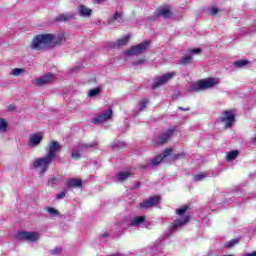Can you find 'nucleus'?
I'll list each match as a JSON object with an SVG mask.
<instances>
[{
  "label": "nucleus",
  "instance_id": "f257e3e1",
  "mask_svg": "<svg viewBox=\"0 0 256 256\" xmlns=\"http://www.w3.org/2000/svg\"><path fill=\"white\" fill-rule=\"evenodd\" d=\"M220 81L219 78H204L191 84L189 91L199 93V91H207L217 87Z\"/></svg>",
  "mask_w": 256,
  "mask_h": 256
},
{
  "label": "nucleus",
  "instance_id": "f03ea898",
  "mask_svg": "<svg viewBox=\"0 0 256 256\" xmlns=\"http://www.w3.org/2000/svg\"><path fill=\"white\" fill-rule=\"evenodd\" d=\"M50 41L51 36H49V34L36 35L30 44V49H32V51H45V49H49Z\"/></svg>",
  "mask_w": 256,
  "mask_h": 256
},
{
  "label": "nucleus",
  "instance_id": "7ed1b4c3",
  "mask_svg": "<svg viewBox=\"0 0 256 256\" xmlns=\"http://www.w3.org/2000/svg\"><path fill=\"white\" fill-rule=\"evenodd\" d=\"M235 117L236 115L233 110H225L216 121L217 123H222L226 129H231L235 125Z\"/></svg>",
  "mask_w": 256,
  "mask_h": 256
},
{
  "label": "nucleus",
  "instance_id": "20e7f679",
  "mask_svg": "<svg viewBox=\"0 0 256 256\" xmlns=\"http://www.w3.org/2000/svg\"><path fill=\"white\" fill-rule=\"evenodd\" d=\"M177 75L176 72H168L163 74L162 76H157L152 80V89H159V87H163L166 83H169L173 77Z\"/></svg>",
  "mask_w": 256,
  "mask_h": 256
},
{
  "label": "nucleus",
  "instance_id": "39448f33",
  "mask_svg": "<svg viewBox=\"0 0 256 256\" xmlns=\"http://www.w3.org/2000/svg\"><path fill=\"white\" fill-rule=\"evenodd\" d=\"M149 45H151V42H149V40H145L144 42L139 43L133 46L128 51H126V55L128 56L143 55V53H146V51L149 49Z\"/></svg>",
  "mask_w": 256,
  "mask_h": 256
},
{
  "label": "nucleus",
  "instance_id": "423d86ee",
  "mask_svg": "<svg viewBox=\"0 0 256 256\" xmlns=\"http://www.w3.org/2000/svg\"><path fill=\"white\" fill-rule=\"evenodd\" d=\"M15 239L35 243V241L39 240V232L18 231L15 234Z\"/></svg>",
  "mask_w": 256,
  "mask_h": 256
},
{
  "label": "nucleus",
  "instance_id": "0eeeda50",
  "mask_svg": "<svg viewBox=\"0 0 256 256\" xmlns=\"http://www.w3.org/2000/svg\"><path fill=\"white\" fill-rule=\"evenodd\" d=\"M51 163H53L52 158H49V156L43 157V158H38L36 160H34L33 162V167L35 169H41L40 173L41 175H43V173H47L48 169H49V165H51Z\"/></svg>",
  "mask_w": 256,
  "mask_h": 256
},
{
  "label": "nucleus",
  "instance_id": "6e6552de",
  "mask_svg": "<svg viewBox=\"0 0 256 256\" xmlns=\"http://www.w3.org/2000/svg\"><path fill=\"white\" fill-rule=\"evenodd\" d=\"M55 74H46L44 76L35 78L32 80V85L35 87H43L44 85H51V83H55Z\"/></svg>",
  "mask_w": 256,
  "mask_h": 256
},
{
  "label": "nucleus",
  "instance_id": "1a4fd4ad",
  "mask_svg": "<svg viewBox=\"0 0 256 256\" xmlns=\"http://www.w3.org/2000/svg\"><path fill=\"white\" fill-rule=\"evenodd\" d=\"M178 131L179 128L177 126H173L172 128H169L166 132L160 133L159 139L156 142L157 145H165L166 143H169V139H171L174 133H177Z\"/></svg>",
  "mask_w": 256,
  "mask_h": 256
},
{
  "label": "nucleus",
  "instance_id": "9d476101",
  "mask_svg": "<svg viewBox=\"0 0 256 256\" xmlns=\"http://www.w3.org/2000/svg\"><path fill=\"white\" fill-rule=\"evenodd\" d=\"M161 201V196L155 195L154 197H149L146 200H143L139 207L141 209H149L150 207H159V202Z\"/></svg>",
  "mask_w": 256,
  "mask_h": 256
},
{
  "label": "nucleus",
  "instance_id": "9b49d317",
  "mask_svg": "<svg viewBox=\"0 0 256 256\" xmlns=\"http://www.w3.org/2000/svg\"><path fill=\"white\" fill-rule=\"evenodd\" d=\"M113 117V109H108L102 114L97 115L95 118H92V123L94 125H101V123H105V121H109Z\"/></svg>",
  "mask_w": 256,
  "mask_h": 256
},
{
  "label": "nucleus",
  "instance_id": "f8f14e48",
  "mask_svg": "<svg viewBox=\"0 0 256 256\" xmlns=\"http://www.w3.org/2000/svg\"><path fill=\"white\" fill-rule=\"evenodd\" d=\"M51 39L49 42L50 47H61L63 43H65V34L64 33H59V34H48Z\"/></svg>",
  "mask_w": 256,
  "mask_h": 256
},
{
  "label": "nucleus",
  "instance_id": "ddd939ff",
  "mask_svg": "<svg viewBox=\"0 0 256 256\" xmlns=\"http://www.w3.org/2000/svg\"><path fill=\"white\" fill-rule=\"evenodd\" d=\"M190 219H191V216L189 214H186L182 218L174 220V222L170 226L172 231H175V229H179V227H183L184 225H187Z\"/></svg>",
  "mask_w": 256,
  "mask_h": 256
},
{
  "label": "nucleus",
  "instance_id": "4468645a",
  "mask_svg": "<svg viewBox=\"0 0 256 256\" xmlns=\"http://www.w3.org/2000/svg\"><path fill=\"white\" fill-rule=\"evenodd\" d=\"M61 149V144L59 142L53 140L49 143V151L46 156H48L50 159H55L57 157V151Z\"/></svg>",
  "mask_w": 256,
  "mask_h": 256
},
{
  "label": "nucleus",
  "instance_id": "2eb2a0df",
  "mask_svg": "<svg viewBox=\"0 0 256 256\" xmlns=\"http://www.w3.org/2000/svg\"><path fill=\"white\" fill-rule=\"evenodd\" d=\"M79 17L83 19H91V15H93V10L83 4H80L77 8Z\"/></svg>",
  "mask_w": 256,
  "mask_h": 256
},
{
  "label": "nucleus",
  "instance_id": "dca6fc26",
  "mask_svg": "<svg viewBox=\"0 0 256 256\" xmlns=\"http://www.w3.org/2000/svg\"><path fill=\"white\" fill-rule=\"evenodd\" d=\"M43 141V135L41 133H35L30 135L28 145L29 147H37Z\"/></svg>",
  "mask_w": 256,
  "mask_h": 256
},
{
  "label": "nucleus",
  "instance_id": "f3484780",
  "mask_svg": "<svg viewBox=\"0 0 256 256\" xmlns=\"http://www.w3.org/2000/svg\"><path fill=\"white\" fill-rule=\"evenodd\" d=\"M65 185H66V187L77 189L79 187H83V181H81V179H77V178H70V179L66 180Z\"/></svg>",
  "mask_w": 256,
  "mask_h": 256
},
{
  "label": "nucleus",
  "instance_id": "a211bd4d",
  "mask_svg": "<svg viewBox=\"0 0 256 256\" xmlns=\"http://www.w3.org/2000/svg\"><path fill=\"white\" fill-rule=\"evenodd\" d=\"M72 19H75V13L73 12L63 13L56 17V21L61 22L72 21Z\"/></svg>",
  "mask_w": 256,
  "mask_h": 256
},
{
  "label": "nucleus",
  "instance_id": "6ab92c4d",
  "mask_svg": "<svg viewBox=\"0 0 256 256\" xmlns=\"http://www.w3.org/2000/svg\"><path fill=\"white\" fill-rule=\"evenodd\" d=\"M133 173L132 172H125V171H120L116 174L117 177V181H119L120 183H123V181H127V179L129 177H133Z\"/></svg>",
  "mask_w": 256,
  "mask_h": 256
},
{
  "label": "nucleus",
  "instance_id": "aec40b11",
  "mask_svg": "<svg viewBox=\"0 0 256 256\" xmlns=\"http://www.w3.org/2000/svg\"><path fill=\"white\" fill-rule=\"evenodd\" d=\"M171 15H173V14L171 13V9L169 7L160 8L158 10V16L164 17V19H169V17H171Z\"/></svg>",
  "mask_w": 256,
  "mask_h": 256
},
{
  "label": "nucleus",
  "instance_id": "412c9836",
  "mask_svg": "<svg viewBox=\"0 0 256 256\" xmlns=\"http://www.w3.org/2000/svg\"><path fill=\"white\" fill-rule=\"evenodd\" d=\"M143 223H145V216H138V217H135L131 220L130 225L132 227H137V226H139Z\"/></svg>",
  "mask_w": 256,
  "mask_h": 256
},
{
  "label": "nucleus",
  "instance_id": "4be33fe9",
  "mask_svg": "<svg viewBox=\"0 0 256 256\" xmlns=\"http://www.w3.org/2000/svg\"><path fill=\"white\" fill-rule=\"evenodd\" d=\"M179 65H191L193 63V56L185 55L179 61Z\"/></svg>",
  "mask_w": 256,
  "mask_h": 256
},
{
  "label": "nucleus",
  "instance_id": "5701e85b",
  "mask_svg": "<svg viewBox=\"0 0 256 256\" xmlns=\"http://www.w3.org/2000/svg\"><path fill=\"white\" fill-rule=\"evenodd\" d=\"M27 73V71L23 68H14L11 72L10 75H12L13 77H19L21 75H25Z\"/></svg>",
  "mask_w": 256,
  "mask_h": 256
},
{
  "label": "nucleus",
  "instance_id": "b1692460",
  "mask_svg": "<svg viewBox=\"0 0 256 256\" xmlns=\"http://www.w3.org/2000/svg\"><path fill=\"white\" fill-rule=\"evenodd\" d=\"M190 209L191 207H189V205H184L181 208L176 209L175 213L176 215H179V217H183V215H185Z\"/></svg>",
  "mask_w": 256,
  "mask_h": 256
},
{
  "label": "nucleus",
  "instance_id": "393cba45",
  "mask_svg": "<svg viewBox=\"0 0 256 256\" xmlns=\"http://www.w3.org/2000/svg\"><path fill=\"white\" fill-rule=\"evenodd\" d=\"M129 43V36H124L123 38L119 39L115 44L114 47H123Z\"/></svg>",
  "mask_w": 256,
  "mask_h": 256
},
{
  "label": "nucleus",
  "instance_id": "a878e982",
  "mask_svg": "<svg viewBox=\"0 0 256 256\" xmlns=\"http://www.w3.org/2000/svg\"><path fill=\"white\" fill-rule=\"evenodd\" d=\"M99 145L96 141L91 142L90 144H80L79 149L80 151H85V149H93V147H97Z\"/></svg>",
  "mask_w": 256,
  "mask_h": 256
},
{
  "label": "nucleus",
  "instance_id": "bb28decb",
  "mask_svg": "<svg viewBox=\"0 0 256 256\" xmlns=\"http://www.w3.org/2000/svg\"><path fill=\"white\" fill-rule=\"evenodd\" d=\"M161 163H163V156L161 154L151 160L152 167H157V165H160Z\"/></svg>",
  "mask_w": 256,
  "mask_h": 256
},
{
  "label": "nucleus",
  "instance_id": "cd10ccee",
  "mask_svg": "<svg viewBox=\"0 0 256 256\" xmlns=\"http://www.w3.org/2000/svg\"><path fill=\"white\" fill-rule=\"evenodd\" d=\"M240 241H241L240 238L232 239V240L225 243V247L227 249H231V247H235V245H237Z\"/></svg>",
  "mask_w": 256,
  "mask_h": 256
},
{
  "label": "nucleus",
  "instance_id": "c85d7f7f",
  "mask_svg": "<svg viewBox=\"0 0 256 256\" xmlns=\"http://www.w3.org/2000/svg\"><path fill=\"white\" fill-rule=\"evenodd\" d=\"M236 157H239V151H237V150H232L227 153L228 161H233V160H235Z\"/></svg>",
  "mask_w": 256,
  "mask_h": 256
},
{
  "label": "nucleus",
  "instance_id": "c756f323",
  "mask_svg": "<svg viewBox=\"0 0 256 256\" xmlns=\"http://www.w3.org/2000/svg\"><path fill=\"white\" fill-rule=\"evenodd\" d=\"M235 67H238V69H241L243 67H246V65H249V61L247 60H239L234 62Z\"/></svg>",
  "mask_w": 256,
  "mask_h": 256
},
{
  "label": "nucleus",
  "instance_id": "7c9ffc66",
  "mask_svg": "<svg viewBox=\"0 0 256 256\" xmlns=\"http://www.w3.org/2000/svg\"><path fill=\"white\" fill-rule=\"evenodd\" d=\"M147 105H149V99L147 98L142 99L140 102L139 111H145V109H147Z\"/></svg>",
  "mask_w": 256,
  "mask_h": 256
},
{
  "label": "nucleus",
  "instance_id": "2f4dec72",
  "mask_svg": "<svg viewBox=\"0 0 256 256\" xmlns=\"http://www.w3.org/2000/svg\"><path fill=\"white\" fill-rule=\"evenodd\" d=\"M99 93H101L100 88H93V89L89 90L88 97H96V95H99Z\"/></svg>",
  "mask_w": 256,
  "mask_h": 256
},
{
  "label": "nucleus",
  "instance_id": "473e14b6",
  "mask_svg": "<svg viewBox=\"0 0 256 256\" xmlns=\"http://www.w3.org/2000/svg\"><path fill=\"white\" fill-rule=\"evenodd\" d=\"M146 61H147V60H145V58L138 59V60L134 61V62L132 63V65H133V67H136V69H137L138 67H141V65H145V62H146Z\"/></svg>",
  "mask_w": 256,
  "mask_h": 256
},
{
  "label": "nucleus",
  "instance_id": "72a5a7b5",
  "mask_svg": "<svg viewBox=\"0 0 256 256\" xmlns=\"http://www.w3.org/2000/svg\"><path fill=\"white\" fill-rule=\"evenodd\" d=\"M7 122L5 121V119L0 118V131H2L3 133H5V131H7Z\"/></svg>",
  "mask_w": 256,
  "mask_h": 256
},
{
  "label": "nucleus",
  "instance_id": "f704fd0d",
  "mask_svg": "<svg viewBox=\"0 0 256 256\" xmlns=\"http://www.w3.org/2000/svg\"><path fill=\"white\" fill-rule=\"evenodd\" d=\"M71 157L72 159L78 161L79 159H81V153L78 150H72Z\"/></svg>",
  "mask_w": 256,
  "mask_h": 256
},
{
  "label": "nucleus",
  "instance_id": "c9c22d12",
  "mask_svg": "<svg viewBox=\"0 0 256 256\" xmlns=\"http://www.w3.org/2000/svg\"><path fill=\"white\" fill-rule=\"evenodd\" d=\"M205 177H207V175H205V173H200V174L193 176V181H203V179H205Z\"/></svg>",
  "mask_w": 256,
  "mask_h": 256
},
{
  "label": "nucleus",
  "instance_id": "e433bc0d",
  "mask_svg": "<svg viewBox=\"0 0 256 256\" xmlns=\"http://www.w3.org/2000/svg\"><path fill=\"white\" fill-rule=\"evenodd\" d=\"M171 153H173V148H166L164 151H163V159L169 157V155H171Z\"/></svg>",
  "mask_w": 256,
  "mask_h": 256
},
{
  "label": "nucleus",
  "instance_id": "4c0bfd02",
  "mask_svg": "<svg viewBox=\"0 0 256 256\" xmlns=\"http://www.w3.org/2000/svg\"><path fill=\"white\" fill-rule=\"evenodd\" d=\"M188 53H194V55H199V53H201V48L189 49Z\"/></svg>",
  "mask_w": 256,
  "mask_h": 256
},
{
  "label": "nucleus",
  "instance_id": "58836bf2",
  "mask_svg": "<svg viewBox=\"0 0 256 256\" xmlns=\"http://www.w3.org/2000/svg\"><path fill=\"white\" fill-rule=\"evenodd\" d=\"M209 13L211 15H217V13H219V8L217 7H212L210 10H209Z\"/></svg>",
  "mask_w": 256,
  "mask_h": 256
},
{
  "label": "nucleus",
  "instance_id": "ea45409f",
  "mask_svg": "<svg viewBox=\"0 0 256 256\" xmlns=\"http://www.w3.org/2000/svg\"><path fill=\"white\" fill-rule=\"evenodd\" d=\"M47 211L53 215H59V211H57L55 208H48Z\"/></svg>",
  "mask_w": 256,
  "mask_h": 256
},
{
  "label": "nucleus",
  "instance_id": "a19ab883",
  "mask_svg": "<svg viewBox=\"0 0 256 256\" xmlns=\"http://www.w3.org/2000/svg\"><path fill=\"white\" fill-rule=\"evenodd\" d=\"M65 191H67V189H64L61 193L56 195V199H63V197H65Z\"/></svg>",
  "mask_w": 256,
  "mask_h": 256
},
{
  "label": "nucleus",
  "instance_id": "79ce46f5",
  "mask_svg": "<svg viewBox=\"0 0 256 256\" xmlns=\"http://www.w3.org/2000/svg\"><path fill=\"white\" fill-rule=\"evenodd\" d=\"M61 253V248H55L54 250L51 251V255H60Z\"/></svg>",
  "mask_w": 256,
  "mask_h": 256
},
{
  "label": "nucleus",
  "instance_id": "37998d69",
  "mask_svg": "<svg viewBox=\"0 0 256 256\" xmlns=\"http://www.w3.org/2000/svg\"><path fill=\"white\" fill-rule=\"evenodd\" d=\"M15 109H17V107L15 106V104H10L7 107V111H15Z\"/></svg>",
  "mask_w": 256,
  "mask_h": 256
},
{
  "label": "nucleus",
  "instance_id": "c03bdc74",
  "mask_svg": "<svg viewBox=\"0 0 256 256\" xmlns=\"http://www.w3.org/2000/svg\"><path fill=\"white\" fill-rule=\"evenodd\" d=\"M139 187H141V182H137V183L132 187V191H135V189H139Z\"/></svg>",
  "mask_w": 256,
  "mask_h": 256
},
{
  "label": "nucleus",
  "instance_id": "a18cd8bd",
  "mask_svg": "<svg viewBox=\"0 0 256 256\" xmlns=\"http://www.w3.org/2000/svg\"><path fill=\"white\" fill-rule=\"evenodd\" d=\"M181 157H183V154L181 153L173 155V159H180Z\"/></svg>",
  "mask_w": 256,
  "mask_h": 256
},
{
  "label": "nucleus",
  "instance_id": "49530a36",
  "mask_svg": "<svg viewBox=\"0 0 256 256\" xmlns=\"http://www.w3.org/2000/svg\"><path fill=\"white\" fill-rule=\"evenodd\" d=\"M81 69V66H76L72 69V73H77V71Z\"/></svg>",
  "mask_w": 256,
  "mask_h": 256
},
{
  "label": "nucleus",
  "instance_id": "de8ad7c7",
  "mask_svg": "<svg viewBox=\"0 0 256 256\" xmlns=\"http://www.w3.org/2000/svg\"><path fill=\"white\" fill-rule=\"evenodd\" d=\"M119 17H121V14L117 13L114 15V21H117V19H119Z\"/></svg>",
  "mask_w": 256,
  "mask_h": 256
},
{
  "label": "nucleus",
  "instance_id": "09e8293b",
  "mask_svg": "<svg viewBox=\"0 0 256 256\" xmlns=\"http://www.w3.org/2000/svg\"><path fill=\"white\" fill-rule=\"evenodd\" d=\"M178 109H179L180 111H189V110H190L189 107H186V108L178 107Z\"/></svg>",
  "mask_w": 256,
  "mask_h": 256
},
{
  "label": "nucleus",
  "instance_id": "8fccbe9b",
  "mask_svg": "<svg viewBox=\"0 0 256 256\" xmlns=\"http://www.w3.org/2000/svg\"><path fill=\"white\" fill-rule=\"evenodd\" d=\"M107 0H94V3H105Z\"/></svg>",
  "mask_w": 256,
  "mask_h": 256
},
{
  "label": "nucleus",
  "instance_id": "3c124183",
  "mask_svg": "<svg viewBox=\"0 0 256 256\" xmlns=\"http://www.w3.org/2000/svg\"><path fill=\"white\" fill-rule=\"evenodd\" d=\"M51 182H52V183H57V177H52V178H51Z\"/></svg>",
  "mask_w": 256,
  "mask_h": 256
},
{
  "label": "nucleus",
  "instance_id": "603ef678",
  "mask_svg": "<svg viewBox=\"0 0 256 256\" xmlns=\"http://www.w3.org/2000/svg\"><path fill=\"white\" fill-rule=\"evenodd\" d=\"M245 256H256V252L245 254Z\"/></svg>",
  "mask_w": 256,
  "mask_h": 256
},
{
  "label": "nucleus",
  "instance_id": "864d4df0",
  "mask_svg": "<svg viewBox=\"0 0 256 256\" xmlns=\"http://www.w3.org/2000/svg\"><path fill=\"white\" fill-rule=\"evenodd\" d=\"M102 237L103 238H107V237H109V234L108 233H104V234H102Z\"/></svg>",
  "mask_w": 256,
  "mask_h": 256
}]
</instances>
